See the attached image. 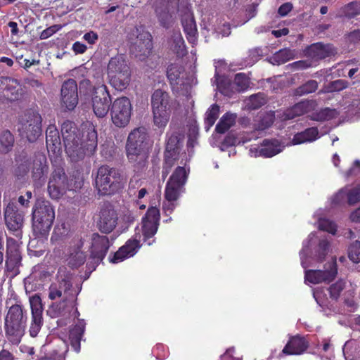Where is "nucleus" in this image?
<instances>
[{
    "mask_svg": "<svg viewBox=\"0 0 360 360\" xmlns=\"http://www.w3.org/2000/svg\"><path fill=\"white\" fill-rule=\"evenodd\" d=\"M117 221L118 214L114 207L110 203L103 204L99 213V229L103 233H110L116 227Z\"/></svg>",
    "mask_w": 360,
    "mask_h": 360,
    "instance_id": "20",
    "label": "nucleus"
},
{
    "mask_svg": "<svg viewBox=\"0 0 360 360\" xmlns=\"http://www.w3.org/2000/svg\"><path fill=\"white\" fill-rule=\"evenodd\" d=\"M284 147L278 140L266 139L263 141L260 147L252 146L249 150V153L252 157L255 158L260 156L271 158L281 153Z\"/></svg>",
    "mask_w": 360,
    "mask_h": 360,
    "instance_id": "23",
    "label": "nucleus"
},
{
    "mask_svg": "<svg viewBox=\"0 0 360 360\" xmlns=\"http://www.w3.org/2000/svg\"><path fill=\"white\" fill-rule=\"evenodd\" d=\"M236 118V115L235 114L226 113L217 124L216 131L220 134L225 133L235 124Z\"/></svg>",
    "mask_w": 360,
    "mask_h": 360,
    "instance_id": "42",
    "label": "nucleus"
},
{
    "mask_svg": "<svg viewBox=\"0 0 360 360\" xmlns=\"http://www.w3.org/2000/svg\"><path fill=\"white\" fill-rule=\"evenodd\" d=\"M61 133L65 153L72 162H78L95 152L97 145V132L93 126H88L82 131L70 121L63 123Z\"/></svg>",
    "mask_w": 360,
    "mask_h": 360,
    "instance_id": "1",
    "label": "nucleus"
},
{
    "mask_svg": "<svg viewBox=\"0 0 360 360\" xmlns=\"http://www.w3.org/2000/svg\"><path fill=\"white\" fill-rule=\"evenodd\" d=\"M342 12L345 16L352 18L360 13V4L352 2L343 8Z\"/></svg>",
    "mask_w": 360,
    "mask_h": 360,
    "instance_id": "56",
    "label": "nucleus"
},
{
    "mask_svg": "<svg viewBox=\"0 0 360 360\" xmlns=\"http://www.w3.org/2000/svg\"><path fill=\"white\" fill-rule=\"evenodd\" d=\"M55 219V210L47 200H38L32 211L34 235L41 240L46 239Z\"/></svg>",
    "mask_w": 360,
    "mask_h": 360,
    "instance_id": "4",
    "label": "nucleus"
},
{
    "mask_svg": "<svg viewBox=\"0 0 360 360\" xmlns=\"http://www.w3.org/2000/svg\"><path fill=\"white\" fill-rule=\"evenodd\" d=\"M319 137V131L316 128H309L304 131L296 134L292 140V144L297 145L306 142H311L316 140Z\"/></svg>",
    "mask_w": 360,
    "mask_h": 360,
    "instance_id": "39",
    "label": "nucleus"
},
{
    "mask_svg": "<svg viewBox=\"0 0 360 360\" xmlns=\"http://www.w3.org/2000/svg\"><path fill=\"white\" fill-rule=\"evenodd\" d=\"M182 6H169L162 2H157L155 5L156 16L161 24L165 27H168L172 22L174 15L176 12H181Z\"/></svg>",
    "mask_w": 360,
    "mask_h": 360,
    "instance_id": "27",
    "label": "nucleus"
},
{
    "mask_svg": "<svg viewBox=\"0 0 360 360\" xmlns=\"http://www.w3.org/2000/svg\"><path fill=\"white\" fill-rule=\"evenodd\" d=\"M109 84L117 91L126 89L131 82V70L127 61L121 55L112 58L107 67Z\"/></svg>",
    "mask_w": 360,
    "mask_h": 360,
    "instance_id": "6",
    "label": "nucleus"
},
{
    "mask_svg": "<svg viewBox=\"0 0 360 360\" xmlns=\"http://www.w3.org/2000/svg\"><path fill=\"white\" fill-rule=\"evenodd\" d=\"M86 323L83 319L78 320V322L70 330L69 340L76 352L80 351V340L84 332Z\"/></svg>",
    "mask_w": 360,
    "mask_h": 360,
    "instance_id": "36",
    "label": "nucleus"
},
{
    "mask_svg": "<svg viewBox=\"0 0 360 360\" xmlns=\"http://www.w3.org/2000/svg\"><path fill=\"white\" fill-rule=\"evenodd\" d=\"M153 123L155 127L160 129H165L167 126L169 117L170 110H152Z\"/></svg>",
    "mask_w": 360,
    "mask_h": 360,
    "instance_id": "41",
    "label": "nucleus"
},
{
    "mask_svg": "<svg viewBox=\"0 0 360 360\" xmlns=\"http://www.w3.org/2000/svg\"><path fill=\"white\" fill-rule=\"evenodd\" d=\"M152 110H170L169 96L160 89L155 90L151 97Z\"/></svg>",
    "mask_w": 360,
    "mask_h": 360,
    "instance_id": "37",
    "label": "nucleus"
},
{
    "mask_svg": "<svg viewBox=\"0 0 360 360\" xmlns=\"http://www.w3.org/2000/svg\"><path fill=\"white\" fill-rule=\"evenodd\" d=\"M41 117L37 111L30 110L20 119L18 131L22 138L34 142L41 134Z\"/></svg>",
    "mask_w": 360,
    "mask_h": 360,
    "instance_id": "9",
    "label": "nucleus"
},
{
    "mask_svg": "<svg viewBox=\"0 0 360 360\" xmlns=\"http://www.w3.org/2000/svg\"><path fill=\"white\" fill-rule=\"evenodd\" d=\"M160 211L156 207H150L148 209L146 215L142 219V236L143 240L148 245H151L155 240L151 238L155 235L158 229L160 221Z\"/></svg>",
    "mask_w": 360,
    "mask_h": 360,
    "instance_id": "14",
    "label": "nucleus"
},
{
    "mask_svg": "<svg viewBox=\"0 0 360 360\" xmlns=\"http://www.w3.org/2000/svg\"><path fill=\"white\" fill-rule=\"evenodd\" d=\"M323 210H319L314 213V217L317 219L319 229L329 233L335 235L337 231L336 224L329 219L322 217Z\"/></svg>",
    "mask_w": 360,
    "mask_h": 360,
    "instance_id": "40",
    "label": "nucleus"
},
{
    "mask_svg": "<svg viewBox=\"0 0 360 360\" xmlns=\"http://www.w3.org/2000/svg\"><path fill=\"white\" fill-rule=\"evenodd\" d=\"M62 25H52L44 30H43L40 34V39H46L49 37H51L53 34H54L56 32L61 30Z\"/></svg>",
    "mask_w": 360,
    "mask_h": 360,
    "instance_id": "58",
    "label": "nucleus"
},
{
    "mask_svg": "<svg viewBox=\"0 0 360 360\" xmlns=\"http://www.w3.org/2000/svg\"><path fill=\"white\" fill-rule=\"evenodd\" d=\"M32 310V321L29 329L30 336L36 337L43 325L41 300L39 295H34L30 297Z\"/></svg>",
    "mask_w": 360,
    "mask_h": 360,
    "instance_id": "22",
    "label": "nucleus"
},
{
    "mask_svg": "<svg viewBox=\"0 0 360 360\" xmlns=\"http://www.w3.org/2000/svg\"><path fill=\"white\" fill-rule=\"evenodd\" d=\"M153 48L152 37L148 32L141 31L134 41L131 42L130 51L139 60H144Z\"/></svg>",
    "mask_w": 360,
    "mask_h": 360,
    "instance_id": "19",
    "label": "nucleus"
},
{
    "mask_svg": "<svg viewBox=\"0 0 360 360\" xmlns=\"http://www.w3.org/2000/svg\"><path fill=\"white\" fill-rule=\"evenodd\" d=\"M290 65L295 69H306L311 66V62L308 60H299L296 61Z\"/></svg>",
    "mask_w": 360,
    "mask_h": 360,
    "instance_id": "63",
    "label": "nucleus"
},
{
    "mask_svg": "<svg viewBox=\"0 0 360 360\" xmlns=\"http://www.w3.org/2000/svg\"><path fill=\"white\" fill-rule=\"evenodd\" d=\"M349 258L354 263L360 262V242L356 241L349 250Z\"/></svg>",
    "mask_w": 360,
    "mask_h": 360,
    "instance_id": "57",
    "label": "nucleus"
},
{
    "mask_svg": "<svg viewBox=\"0 0 360 360\" xmlns=\"http://www.w3.org/2000/svg\"><path fill=\"white\" fill-rule=\"evenodd\" d=\"M274 118L275 115L273 112H268L262 117L260 116L257 120L258 123L255 126V131H262L269 128L274 122Z\"/></svg>",
    "mask_w": 360,
    "mask_h": 360,
    "instance_id": "48",
    "label": "nucleus"
},
{
    "mask_svg": "<svg viewBox=\"0 0 360 360\" xmlns=\"http://www.w3.org/2000/svg\"><path fill=\"white\" fill-rule=\"evenodd\" d=\"M4 218L6 226L11 231H17L20 229L23 224V217L17 210L13 203H9L4 213Z\"/></svg>",
    "mask_w": 360,
    "mask_h": 360,
    "instance_id": "30",
    "label": "nucleus"
},
{
    "mask_svg": "<svg viewBox=\"0 0 360 360\" xmlns=\"http://www.w3.org/2000/svg\"><path fill=\"white\" fill-rule=\"evenodd\" d=\"M345 285V282L343 280H340L335 283L333 284L328 289L330 293V297L333 300H337L342 291Z\"/></svg>",
    "mask_w": 360,
    "mask_h": 360,
    "instance_id": "54",
    "label": "nucleus"
},
{
    "mask_svg": "<svg viewBox=\"0 0 360 360\" xmlns=\"http://www.w3.org/2000/svg\"><path fill=\"white\" fill-rule=\"evenodd\" d=\"M73 187L69 184L63 169H56L50 179L48 186L49 195L53 199L60 198L67 190H72Z\"/></svg>",
    "mask_w": 360,
    "mask_h": 360,
    "instance_id": "15",
    "label": "nucleus"
},
{
    "mask_svg": "<svg viewBox=\"0 0 360 360\" xmlns=\"http://www.w3.org/2000/svg\"><path fill=\"white\" fill-rule=\"evenodd\" d=\"M234 348L231 347L228 349L226 352L221 356L222 360H241V356H234Z\"/></svg>",
    "mask_w": 360,
    "mask_h": 360,
    "instance_id": "61",
    "label": "nucleus"
},
{
    "mask_svg": "<svg viewBox=\"0 0 360 360\" xmlns=\"http://www.w3.org/2000/svg\"><path fill=\"white\" fill-rule=\"evenodd\" d=\"M91 239V256L97 261H101L110 246L108 238L105 236L94 233Z\"/></svg>",
    "mask_w": 360,
    "mask_h": 360,
    "instance_id": "28",
    "label": "nucleus"
},
{
    "mask_svg": "<svg viewBox=\"0 0 360 360\" xmlns=\"http://www.w3.org/2000/svg\"><path fill=\"white\" fill-rule=\"evenodd\" d=\"M318 88V83L315 80H309L303 85L298 87L295 91V94L302 96L304 94L314 92Z\"/></svg>",
    "mask_w": 360,
    "mask_h": 360,
    "instance_id": "53",
    "label": "nucleus"
},
{
    "mask_svg": "<svg viewBox=\"0 0 360 360\" xmlns=\"http://www.w3.org/2000/svg\"><path fill=\"white\" fill-rule=\"evenodd\" d=\"M50 276V272L44 266H34L31 274L25 279L24 284L26 292H31L40 290L44 286V282Z\"/></svg>",
    "mask_w": 360,
    "mask_h": 360,
    "instance_id": "21",
    "label": "nucleus"
},
{
    "mask_svg": "<svg viewBox=\"0 0 360 360\" xmlns=\"http://www.w3.org/2000/svg\"><path fill=\"white\" fill-rule=\"evenodd\" d=\"M83 39L88 44L93 45L95 44L98 41V35L94 31H89L84 34Z\"/></svg>",
    "mask_w": 360,
    "mask_h": 360,
    "instance_id": "60",
    "label": "nucleus"
},
{
    "mask_svg": "<svg viewBox=\"0 0 360 360\" xmlns=\"http://www.w3.org/2000/svg\"><path fill=\"white\" fill-rule=\"evenodd\" d=\"M72 276L65 266L58 269L56 281L52 282L49 288L48 297L51 300L75 297L71 292Z\"/></svg>",
    "mask_w": 360,
    "mask_h": 360,
    "instance_id": "10",
    "label": "nucleus"
},
{
    "mask_svg": "<svg viewBox=\"0 0 360 360\" xmlns=\"http://www.w3.org/2000/svg\"><path fill=\"white\" fill-rule=\"evenodd\" d=\"M75 297L66 298L60 302H53L49 306L47 314L51 318H58V326H63L68 324L70 320V315L74 309Z\"/></svg>",
    "mask_w": 360,
    "mask_h": 360,
    "instance_id": "13",
    "label": "nucleus"
},
{
    "mask_svg": "<svg viewBox=\"0 0 360 360\" xmlns=\"http://www.w3.org/2000/svg\"><path fill=\"white\" fill-rule=\"evenodd\" d=\"M295 54L292 51L288 49H284L276 52L271 58L274 65L283 64L290 60L294 58Z\"/></svg>",
    "mask_w": 360,
    "mask_h": 360,
    "instance_id": "45",
    "label": "nucleus"
},
{
    "mask_svg": "<svg viewBox=\"0 0 360 360\" xmlns=\"http://www.w3.org/2000/svg\"><path fill=\"white\" fill-rule=\"evenodd\" d=\"M124 179L112 167H100L96 177V187L101 195H112L123 187Z\"/></svg>",
    "mask_w": 360,
    "mask_h": 360,
    "instance_id": "8",
    "label": "nucleus"
},
{
    "mask_svg": "<svg viewBox=\"0 0 360 360\" xmlns=\"http://www.w3.org/2000/svg\"><path fill=\"white\" fill-rule=\"evenodd\" d=\"M233 86L237 91H245L250 86L249 78L244 73H238L235 76Z\"/></svg>",
    "mask_w": 360,
    "mask_h": 360,
    "instance_id": "49",
    "label": "nucleus"
},
{
    "mask_svg": "<svg viewBox=\"0 0 360 360\" xmlns=\"http://www.w3.org/2000/svg\"><path fill=\"white\" fill-rule=\"evenodd\" d=\"M188 171L184 167L176 168L167 183L163 203V210L171 213L176 206V201L180 196L183 187L185 185Z\"/></svg>",
    "mask_w": 360,
    "mask_h": 360,
    "instance_id": "7",
    "label": "nucleus"
},
{
    "mask_svg": "<svg viewBox=\"0 0 360 360\" xmlns=\"http://www.w3.org/2000/svg\"><path fill=\"white\" fill-rule=\"evenodd\" d=\"M21 261L20 253L18 250L17 241L13 238L7 240V252L6 264L8 269H13L18 266Z\"/></svg>",
    "mask_w": 360,
    "mask_h": 360,
    "instance_id": "33",
    "label": "nucleus"
},
{
    "mask_svg": "<svg viewBox=\"0 0 360 360\" xmlns=\"http://www.w3.org/2000/svg\"><path fill=\"white\" fill-rule=\"evenodd\" d=\"M87 49V46L80 41H76L72 44V50L76 54H82Z\"/></svg>",
    "mask_w": 360,
    "mask_h": 360,
    "instance_id": "62",
    "label": "nucleus"
},
{
    "mask_svg": "<svg viewBox=\"0 0 360 360\" xmlns=\"http://www.w3.org/2000/svg\"><path fill=\"white\" fill-rule=\"evenodd\" d=\"M48 172L46 158L43 155H38L32 163V176L34 181H40L44 179Z\"/></svg>",
    "mask_w": 360,
    "mask_h": 360,
    "instance_id": "35",
    "label": "nucleus"
},
{
    "mask_svg": "<svg viewBox=\"0 0 360 360\" xmlns=\"http://www.w3.org/2000/svg\"><path fill=\"white\" fill-rule=\"evenodd\" d=\"M329 251V242L327 239H321L315 250V257L318 262H322Z\"/></svg>",
    "mask_w": 360,
    "mask_h": 360,
    "instance_id": "51",
    "label": "nucleus"
},
{
    "mask_svg": "<svg viewBox=\"0 0 360 360\" xmlns=\"http://www.w3.org/2000/svg\"><path fill=\"white\" fill-rule=\"evenodd\" d=\"M292 8V5L290 3H285L281 5L278 8V13L281 16L286 15Z\"/></svg>",
    "mask_w": 360,
    "mask_h": 360,
    "instance_id": "64",
    "label": "nucleus"
},
{
    "mask_svg": "<svg viewBox=\"0 0 360 360\" xmlns=\"http://www.w3.org/2000/svg\"><path fill=\"white\" fill-rule=\"evenodd\" d=\"M153 142L144 128H136L131 131L126 143V155L129 162L134 168L146 167Z\"/></svg>",
    "mask_w": 360,
    "mask_h": 360,
    "instance_id": "2",
    "label": "nucleus"
},
{
    "mask_svg": "<svg viewBox=\"0 0 360 360\" xmlns=\"http://www.w3.org/2000/svg\"><path fill=\"white\" fill-rule=\"evenodd\" d=\"M21 95L22 89L16 79L11 77L0 78V98L4 97L9 101H15Z\"/></svg>",
    "mask_w": 360,
    "mask_h": 360,
    "instance_id": "26",
    "label": "nucleus"
},
{
    "mask_svg": "<svg viewBox=\"0 0 360 360\" xmlns=\"http://www.w3.org/2000/svg\"><path fill=\"white\" fill-rule=\"evenodd\" d=\"M308 53L316 59L325 58L334 53L333 47L329 44H314L308 49Z\"/></svg>",
    "mask_w": 360,
    "mask_h": 360,
    "instance_id": "38",
    "label": "nucleus"
},
{
    "mask_svg": "<svg viewBox=\"0 0 360 360\" xmlns=\"http://www.w3.org/2000/svg\"><path fill=\"white\" fill-rule=\"evenodd\" d=\"M347 198L349 204L353 205L360 201V186H356L352 188L345 187L340 190L331 199L333 205H337L342 202L345 198Z\"/></svg>",
    "mask_w": 360,
    "mask_h": 360,
    "instance_id": "29",
    "label": "nucleus"
},
{
    "mask_svg": "<svg viewBox=\"0 0 360 360\" xmlns=\"http://www.w3.org/2000/svg\"><path fill=\"white\" fill-rule=\"evenodd\" d=\"M266 98L263 94L252 95L247 101L249 109H257L266 103Z\"/></svg>",
    "mask_w": 360,
    "mask_h": 360,
    "instance_id": "52",
    "label": "nucleus"
},
{
    "mask_svg": "<svg viewBox=\"0 0 360 360\" xmlns=\"http://www.w3.org/2000/svg\"><path fill=\"white\" fill-rule=\"evenodd\" d=\"M141 236L136 233L134 238L129 239L124 245L121 247L110 259L112 263H119L127 258L134 256L140 248V240Z\"/></svg>",
    "mask_w": 360,
    "mask_h": 360,
    "instance_id": "25",
    "label": "nucleus"
},
{
    "mask_svg": "<svg viewBox=\"0 0 360 360\" xmlns=\"http://www.w3.org/2000/svg\"><path fill=\"white\" fill-rule=\"evenodd\" d=\"M315 238V233H311L308 239L303 242V247L300 251V255L301 259V264L305 269L304 280L305 283L312 284H318L320 283H328L333 281L337 275L338 270L336 266V259L333 258L331 262L325 265L324 270H307L310 265L307 261V254L309 247L311 245V241Z\"/></svg>",
    "mask_w": 360,
    "mask_h": 360,
    "instance_id": "3",
    "label": "nucleus"
},
{
    "mask_svg": "<svg viewBox=\"0 0 360 360\" xmlns=\"http://www.w3.org/2000/svg\"><path fill=\"white\" fill-rule=\"evenodd\" d=\"M68 243L69 246L65 253V260L70 267L77 268L85 262L86 258L85 252L82 250L83 241L79 237H74L68 238Z\"/></svg>",
    "mask_w": 360,
    "mask_h": 360,
    "instance_id": "16",
    "label": "nucleus"
},
{
    "mask_svg": "<svg viewBox=\"0 0 360 360\" xmlns=\"http://www.w3.org/2000/svg\"><path fill=\"white\" fill-rule=\"evenodd\" d=\"M167 143L165 152V165L162 170V176L165 178L169 172L170 169L174 165V160H176L178 149L180 144L181 137L176 133H167Z\"/></svg>",
    "mask_w": 360,
    "mask_h": 360,
    "instance_id": "17",
    "label": "nucleus"
},
{
    "mask_svg": "<svg viewBox=\"0 0 360 360\" xmlns=\"http://www.w3.org/2000/svg\"><path fill=\"white\" fill-rule=\"evenodd\" d=\"M314 106L315 103L312 101H302L287 109L281 116V118L283 120L294 119L307 113L314 109Z\"/></svg>",
    "mask_w": 360,
    "mask_h": 360,
    "instance_id": "31",
    "label": "nucleus"
},
{
    "mask_svg": "<svg viewBox=\"0 0 360 360\" xmlns=\"http://www.w3.org/2000/svg\"><path fill=\"white\" fill-rule=\"evenodd\" d=\"M167 77L172 85H184L181 75L183 74L182 68L176 65H171L167 68Z\"/></svg>",
    "mask_w": 360,
    "mask_h": 360,
    "instance_id": "44",
    "label": "nucleus"
},
{
    "mask_svg": "<svg viewBox=\"0 0 360 360\" xmlns=\"http://www.w3.org/2000/svg\"><path fill=\"white\" fill-rule=\"evenodd\" d=\"M14 143V138L9 131H4L0 136V150L3 153L10 151Z\"/></svg>",
    "mask_w": 360,
    "mask_h": 360,
    "instance_id": "47",
    "label": "nucleus"
},
{
    "mask_svg": "<svg viewBox=\"0 0 360 360\" xmlns=\"http://www.w3.org/2000/svg\"><path fill=\"white\" fill-rule=\"evenodd\" d=\"M132 106L129 98L121 96L111 103L110 115L112 123L117 127H126L130 121Z\"/></svg>",
    "mask_w": 360,
    "mask_h": 360,
    "instance_id": "11",
    "label": "nucleus"
},
{
    "mask_svg": "<svg viewBox=\"0 0 360 360\" xmlns=\"http://www.w3.org/2000/svg\"><path fill=\"white\" fill-rule=\"evenodd\" d=\"M138 217L136 212L134 210H130L129 208H124L122 211L121 214V221L127 225H130L132 224L136 217Z\"/></svg>",
    "mask_w": 360,
    "mask_h": 360,
    "instance_id": "55",
    "label": "nucleus"
},
{
    "mask_svg": "<svg viewBox=\"0 0 360 360\" xmlns=\"http://www.w3.org/2000/svg\"><path fill=\"white\" fill-rule=\"evenodd\" d=\"M27 316L22 307L12 305L5 317L4 328L8 340L13 344H18L25 334Z\"/></svg>",
    "mask_w": 360,
    "mask_h": 360,
    "instance_id": "5",
    "label": "nucleus"
},
{
    "mask_svg": "<svg viewBox=\"0 0 360 360\" xmlns=\"http://www.w3.org/2000/svg\"><path fill=\"white\" fill-rule=\"evenodd\" d=\"M171 48L178 55H184L185 53V44L181 34L179 31H174L169 40Z\"/></svg>",
    "mask_w": 360,
    "mask_h": 360,
    "instance_id": "43",
    "label": "nucleus"
},
{
    "mask_svg": "<svg viewBox=\"0 0 360 360\" xmlns=\"http://www.w3.org/2000/svg\"><path fill=\"white\" fill-rule=\"evenodd\" d=\"M347 82L342 79H338L333 82L330 86L329 91H339L347 87Z\"/></svg>",
    "mask_w": 360,
    "mask_h": 360,
    "instance_id": "59",
    "label": "nucleus"
},
{
    "mask_svg": "<svg viewBox=\"0 0 360 360\" xmlns=\"http://www.w3.org/2000/svg\"><path fill=\"white\" fill-rule=\"evenodd\" d=\"M219 107L217 105H212L205 113V124L206 131H209L213 126L219 117Z\"/></svg>",
    "mask_w": 360,
    "mask_h": 360,
    "instance_id": "46",
    "label": "nucleus"
},
{
    "mask_svg": "<svg viewBox=\"0 0 360 360\" xmlns=\"http://www.w3.org/2000/svg\"><path fill=\"white\" fill-rule=\"evenodd\" d=\"M60 103L68 110H73L78 104L77 84L75 79H68L62 84Z\"/></svg>",
    "mask_w": 360,
    "mask_h": 360,
    "instance_id": "18",
    "label": "nucleus"
},
{
    "mask_svg": "<svg viewBox=\"0 0 360 360\" xmlns=\"http://www.w3.org/2000/svg\"><path fill=\"white\" fill-rule=\"evenodd\" d=\"M92 108L98 117H104L110 109L111 98L108 87L105 84L94 86L92 92Z\"/></svg>",
    "mask_w": 360,
    "mask_h": 360,
    "instance_id": "12",
    "label": "nucleus"
},
{
    "mask_svg": "<svg viewBox=\"0 0 360 360\" xmlns=\"http://www.w3.org/2000/svg\"><path fill=\"white\" fill-rule=\"evenodd\" d=\"M308 346L304 338L296 335L289 340L283 349V353L288 355L301 354L306 351Z\"/></svg>",
    "mask_w": 360,
    "mask_h": 360,
    "instance_id": "34",
    "label": "nucleus"
},
{
    "mask_svg": "<svg viewBox=\"0 0 360 360\" xmlns=\"http://www.w3.org/2000/svg\"><path fill=\"white\" fill-rule=\"evenodd\" d=\"M180 13L181 23L186 38L191 44H195L197 42V27L193 15L187 5V1H186V5L182 6V9Z\"/></svg>",
    "mask_w": 360,
    "mask_h": 360,
    "instance_id": "24",
    "label": "nucleus"
},
{
    "mask_svg": "<svg viewBox=\"0 0 360 360\" xmlns=\"http://www.w3.org/2000/svg\"><path fill=\"white\" fill-rule=\"evenodd\" d=\"M338 112L335 109H330L328 108L321 110L319 112L314 113L311 115V120L316 121H325L329 120L338 115Z\"/></svg>",
    "mask_w": 360,
    "mask_h": 360,
    "instance_id": "50",
    "label": "nucleus"
},
{
    "mask_svg": "<svg viewBox=\"0 0 360 360\" xmlns=\"http://www.w3.org/2000/svg\"><path fill=\"white\" fill-rule=\"evenodd\" d=\"M46 142L49 153L58 155L61 151V142L59 131L55 125L51 124L46 131Z\"/></svg>",
    "mask_w": 360,
    "mask_h": 360,
    "instance_id": "32",
    "label": "nucleus"
}]
</instances>
